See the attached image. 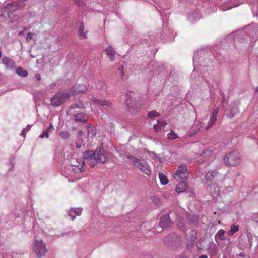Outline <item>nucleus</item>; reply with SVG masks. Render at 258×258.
I'll return each mask as SVG.
<instances>
[{
	"mask_svg": "<svg viewBox=\"0 0 258 258\" xmlns=\"http://www.w3.org/2000/svg\"><path fill=\"white\" fill-rule=\"evenodd\" d=\"M159 116V113L156 111H152L148 113V117L149 118H153Z\"/></svg>",
	"mask_w": 258,
	"mask_h": 258,
	"instance_id": "nucleus-30",
	"label": "nucleus"
},
{
	"mask_svg": "<svg viewBox=\"0 0 258 258\" xmlns=\"http://www.w3.org/2000/svg\"><path fill=\"white\" fill-rule=\"evenodd\" d=\"M213 251H214V253H215L216 252V245L215 244H213Z\"/></svg>",
	"mask_w": 258,
	"mask_h": 258,
	"instance_id": "nucleus-41",
	"label": "nucleus"
},
{
	"mask_svg": "<svg viewBox=\"0 0 258 258\" xmlns=\"http://www.w3.org/2000/svg\"><path fill=\"white\" fill-rule=\"evenodd\" d=\"M3 63L8 69H12L15 67V62L13 60L8 57L2 58Z\"/></svg>",
	"mask_w": 258,
	"mask_h": 258,
	"instance_id": "nucleus-14",
	"label": "nucleus"
},
{
	"mask_svg": "<svg viewBox=\"0 0 258 258\" xmlns=\"http://www.w3.org/2000/svg\"><path fill=\"white\" fill-rule=\"evenodd\" d=\"M219 107H217V108H215L214 109V110H213V113H212V115L217 117V114H218V112H219Z\"/></svg>",
	"mask_w": 258,
	"mask_h": 258,
	"instance_id": "nucleus-35",
	"label": "nucleus"
},
{
	"mask_svg": "<svg viewBox=\"0 0 258 258\" xmlns=\"http://www.w3.org/2000/svg\"><path fill=\"white\" fill-rule=\"evenodd\" d=\"M133 94L132 92H129L126 94V99H125V103L126 106L129 108L132 107V94Z\"/></svg>",
	"mask_w": 258,
	"mask_h": 258,
	"instance_id": "nucleus-23",
	"label": "nucleus"
},
{
	"mask_svg": "<svg viewBox=\"0 0 258 258\" xmlns=\"http://www.w3.org/2000/svg\"><path fill=\"white\" fill-rule=\"evenodd\" d=\"M187 187V184L185 182H180L176 186L175 190L177 192H184Z\"/></svg>",
	"mask_w": 258,
	"mask_h": 258,
	"instance_id": "nucleus-17",
	"label": "nucleus"
},
{
	"mask_svg": "<svg viewBox=\"0 0 258 258\" xmlns=\"http://www.w3.org/2000/svg\"><path fill=\"white\" fill-rule=\"evenodd\" d=\"M81 108H84V107H83V105L82 104H75L71 106V109Z\"/></svg>",
	"mask_w": 258,
	"mask_h": 258,
	"instance_id": "nucleus-33",
	"label": "nucleus"
},
{
	"mask_svg": "<svg viewBox=\"0 0 258 258\" xmlns=\"http://www.w3.org/2000/svg\"><path fill=\"white\" fill-rule=\"evenodd\" d=\"M127 159H131L133 165L139 168L143 173L149 175L151 173V170L148 163L145 161H140L134 156L128 155Z\"/></svg>",
	"mask_w": 258,
	"mask_h": 258,
	"instance_id": "nucleus-3",
	"label": "nucleus"
},
{
	"mask_svg": "<svg viewBox=\"0 0 258 258\" xmlns=\"http://www.w3.org/2000/svg\"><path fill=\"white\" fill-rule=\"evenodd\" d=\"M203 126L202 125V123L200 125V126L198 127V128L196 130L193 131L191 132V133H189L188 134V136L191 137L192 136L195 135L200 130L201 128H202Z\"/></svg>",
	"mask_w": 258,
	"mask_h": 258,
	"instance_id": "nucleus-31",
	"label": "nucleus"
},
{
	"mask_svg": "<svg viewBox=\"0 0 258 258\" xmlns=\"http://www.w3.org/2000/svg\"><path fill=\"white\" fill-rule=\"evenodd\" d=\"M239 255H240V256H243V254H242V253H240V254H239Z\"/></svg>",
	"mask_w": 258,
	"mask_h": 258,
	"instance_id": "nucleus-46",
	"label": "nucleus"
},
{
	"mask_svg": "<svg viewBox=\"0 0 258 258\" xmlns=\"http://www.w3.org/2000/svg\"><path fill=\"white\" fill-rule=\"evenodd\" d=\"M16 73L21 77H26L28 76V72L24 70L21 67H19L17 69Z\"/></svg>",
	"mask_w": 258,
	"mask_h": 258,
	"instance_id": "nucleus-22",
	"label": "nucleus"
},
{
	"mask_svg": "<svg viewBox=\"0 0 258 258\" xmlns=\"http://www.w3.org/2000/svg\"><path fill=\"white\" fill-rule=\"evenodd\" d=\"M59 136L62 139H67L70 137V134L68 131H63L59 133Z\"/></svg>",
	"mask_w": 258,
	"mask_h": 258,
	"instance_id": "nucleus-28",
	"label": "nucleus"
},
{
	"mask_svg": "<svg viewBox=\"0 0 258 258\" xmlns=\"http://www.w3.org/2000/svg\"><path fill=\"white\" fill-rule=\"evenodd\" d=\"M35 78L38 80V81H40L41 79V77L40 76V75L38 74H37L35 75Z\"/></svg>",
	"mask_w": 258,
	"mask_h": 258,
	"instance_id": "nucleus-37",
	"label": "nucleus"
},
{
	"mask_svg": "<svg viewBox=\"0 0 258 258\" xmlns=\"http://www.w3.org/2000/svg\"><path fill=\"white\" fill-rule=\"evenodd\" d=\"M33 33H32V32H28L27 35V37H26V40H31L33 38Z\"/></svg>",
	"mask_w": 258,
	"mask_h": 258,
	"instance_id": "nucleus-34",
	"label": "nucleus"
},
{
	"mask_svg": "<svg viewBox=\"0 0 258 258\" xmlns=\"http://www.w3.org/2000/svg\"><path fill=\"white\" fill-rule=\"evenodd\" d=\"M84 134L83 132L82 131H79V134H78V136L80 138L81 136H84Z\"/></svg>",
	"mask_w": 258,
	"mask_h": 258,
	"instance_id": "nucleus-39",
	"label": "nucleus"
},
{
	"mask_svg": "<svg viewBox=\"0 0 258 258\" xmlns=\"http://www.w3.org/2000/svg\"><path fill=\"white\" fill-rule=\"evenodd\" d=\"M167 123L166 121L163 119H160L157 121V123L156 124H154L153 126L154 131L155 132H157L159 131L164 128L166 125Z\"/></svg>",
	"mask_w": 258,
	"mask_h": 258,
	"instance_id": "nucleus-11",
	"label": "nucleus"
},
{
	"mask_svg": "<svg viewBox=\"0 0 258 258\" xmlns=\"http://www.w3.org/2000/svg\"><path fill=\"white\" fill-rule=\"evenodd\" d=\"M87 31H84V25L83 23H81L80 26L79 28V35L81 39H87Z\"/></svg>",
	"mask_w": 258,
	"mask_h": 258,
	"instance_id": "nucleus-18",
	"label": "nucleus"
},
{
	"mask_svg": "<svg viewBox=\"0 0 258 258\" xmlns=\"http://www.w3.org/2000/svg\"><path fill=\"white\" fill-rule=\"evenodd\" d=\"M77 147L78 148H80V146H79V145H77Z\"/></svg>",
	"mask_w": 258,
	"mask_h": 258,
	"instance_id": "nucleus-49",
	"label": "nucleus"
},
{
	"mask_svg": "<svg viewBox=\"0 0 258 258\" xmlns=\"http://www.w3.org/2000/svg\"><path fill=\"white\" fill-rule=\"evenodd\" d=\"M74 117L77 121H80L81 122H85L86 121V116L84 113H78L75 115Z\"/></svg>",
	"mask_w": 258,
	"mask_h": 258,
	"instance_id": "nucleus-20",
	"label": "nucleus"
},
{
	"mask_svg": "<svg viewBox=\"0 0 258 258\" xmlns=\"http://www.w3.org/2000/svg\"><path fill=\"white\" fill-rule=\"evenodd\" d=\"M239 112V109L235 104L229 105V108L227 111V115L230 118L234 117V116Z\"/></svg>",
	"mask_w": 258,
	"mask_h": 258,
	"instance_id": "nucleus-10",
	"label": "nucleus"
},
{
	"mask_svg": "<svg viewBox=\"0 0 258 258\" xmlns=\"http://www.w3.org/2000/svg\"><path fill=\"white\" fill-rule=\"evenodd\" d=\"M218 174V172L217 171H212V172H208L206 176V179L207 181H212L214 178L215 175Z\"/></svg>",
	"mask_w": 258,
	"mask_h": 258,
	"instance_id": "nucleus-24",
	"label": "nucleus"
},
{
	"mask_svg": "<svg viewBox=\"0 0 258 258\" xmlns=\"http://www.w3.org/2000/svg\"><path fill=\"white\" fill-rule=\"evenodd\" d=\"M166 246L173 250L179 248L182 243L181 237L175 233L169 234L164 238Z\"/></svg>",
	"mask_w": 258,
	"mask_h": 258,
	"instance_id": "nucleus-2",
	"label": "nucleus"
},
{
	"mask_svg": "<svg viewBox=\"0 0 258 258\" xmlns=\"http://www.w3.org/2000/svg\"><path fill=\"white\" fill-rule=\"evenodd\" d=\"M44 135L46 136V138L48 137V133L47 131H45V134L40 135L39 137L41 138H43Z\"/></svg>",
	"mask_w": 258,
	"mask_h": 258,
	"instance_id": "nucleus-36",
	"label": "nucleus"
},
{
	"mask_svg": "<svg viewBox=\"0 0 258 258\" xmlns=\"http://www.w3.org/2000/svg\"><path fill=\"white\" fill-rule=\"evenodd\" d=\"M78 6H83L85 4L84 0H75Z\"/></svg>",
	"mask_w": 258,
	"mask_h": 258,
	"instance_id": "nucleus-32",
	"label": "nucleus"
},
{
	"mask_svg": "<svg viewBox=\"0 0 258 258\" xmlns=\"http://www.w3.org/2000/svg\"><path fill=\"white\" fill-rule=\"evenodd\" d=\"M217 120V117L212 115V117L211 118L210 122L209 124L206 127V130L209 129L216 121Z\"/></svg>",
	"mask_w": 258,
	"mask_h": 258,
	"instance_id": "nucleus-29",
	"label": "nucleus"
},
{
	"mask_svg": "<svg viewBox=\"0 0 258 258\" xmlns=\"http://www.w3.org/2000/svg\"><path fill=\"white\" fill-rule=\"evenodd\" d=\"M107 153L105 152L103 150L96 149L94 152V155L92 158V160H94V161L91 163V167H94L97 162L105 163L107 161Z\"/></svg>",
	"mask_w": 258,
	"mask_h": 258,
	"instance_id": "nucleus-5",
	"label": "nucleus"
},
{
	"mask_svg": "<svg viewBox=\"0 0 258 258\" xmlns=\"http://www.w3.org/2000/svg\"><path fill=\"white\" fill-rule=\"evenodd\" d=\"M92 100L96 104H99L102 106L104 108L109 107L111 105V103L108 101L99 100L95 98H92Z\"/></svg>",
	"mask_w": 258,
	"mask_h": 258,
	"instance_id": "nucleus-15",
	"label": "nucleus"
},
{
	"mask_svg": "<svg viewBox=\"0 0 258 258\" xmlns=\"http://www.w3.org/2000/svg\"><path fill=\"white\" fill-rule=\"evenodd\" d=\"M188 176L187 167L185 164H182L178 167V169L174 174V178L177 180L186 179Z\"/></svg>",
	"mask_w": 258,
	"mask_h": 258,
	"instance_id": "nucleus-6",
	"label": "nucleus"
},
{
	"mask_svg": "<svg viewBox=\"0 0 258 258\" xmlns=\"http://www.w3.org/2000/svg\"><path fill=\"white\" fill-rule=\"evenodd\" d=\"M71 94L67 91H63L55 93L51 98V105L58 107L65 103L70 98Z\"/></svg>",
	"mask_w": 258,
	"mask_h": 258,
	"instance_id": "nucleus-1",
	"label": "nucleus"
},
{
	"mask_svg": "<svg viewBox=\"0 0 258 258\" xmlns=\"http://www.w3.org/2000/svg\"><path fill=\"white\" fill-rule=\"evenodd\" d=\"M8 14L9 15V17H11V14H12V13H10V11H9L8 13Z\"/></svg>",
	"mask_w": 258,
	"mask_h": 258,
	"instance_id": "nucleus-42",
	"label": "nucleus"
},
{
	"mask_svg": "<svg viewBox=\"0 0 258 258\" xmlns=\"http://www.w3.org/2000/svg\"><path fill=\"white\" fill-rule=\"evenodd\" d=\"M106 53L109 57L110 60L113 61L115 60V51L111 46H108L106 48Z\"/></svg>",
	"mask_w": 258,
	"mask_h": 258,
	"instance_id": "nucleus-16",
	"label": "nucleus"
},
{
	"mask_svg": "<svg viewBox=\"0 0 258 258\" xmlns=\"http://www.w3.org/2000/svg\"><path fill=\"white\" fill-rule=\"evenodd\" d=\"M239 230V226L236 225L235 224H233L231 226L230 230L228 231V234L229 235H232L235 233L237 232Z\"/></svg>",
	"mask_w": 258,
	"mask_h": 258,
	"instance_id": "nucleus-25",
	"label": "nucleus"
},
{
	"mask_svg": "<svg viewBox=\"0 0 258 258\" xmlns=\"http://www.w3.org/2000/svg\"><path fill=\"white\" fill-rule=\"evenodd\" d=\"M93 155L94 152L91 150H87L83 153L82 158L84 160H88L91 166V163L94 161V160H92Z\"/></svg>",
	"mask_w": 258,
	"mask_h": 258,
	"instance_id": "nucleus-13",
	"label": "nucleus"
},
{
	"mask_svg": "<svg viewBox=\"0 0 258 258\" xmlns=\"http://www.w3.org/2000/svg\"><path fill=\"white\" fill-rule=\"evenodd\" d=\"M8 9L10 11L11 10H15L16 9V8L15 7H14V6H11L10 7H9L8 8Z\"/></svg>",
	"mask_w": 258,
	"mask_h": 258,
	"instance_id": "nucleus-38",
	"label": "nucleus"
},
{
	"mask_svg": "<svg viewBox=\"0 0 258 258\" xmlns=\"http://www.w3.org/2000/svg\"><path fill=\"white\" fill-rule=\"evenodd\" d=\"M167 138L169 140H174L179 138L177 135L172 130H171L170 132L167 134Z\"/></svg>",
	"mask_w": 258,
	"mask_h": 258,
	"instance_id": "nucleus-27",
	"label": "nucleus"
},
{
	"mask_svg": "<svg viewBox=\"0 0 258 258\" xmlns=\"http://www.w3.org/2000/svg\"><path fill=\"white\" fill-rule=\"evenodd\" d=\"M85 161L84 160L83 162H82V164H83V165L84 166L85 165Z\"/></svg>",
	"mask_w": 258,
	"mask_h": 258,
	"instance_id": "nucleus-45",
	"label": "nucleus"
},
{
	"mask_svg": "<svg viewBox=\"0 0 258 258\" xmlns=\"http://www.w3.org/2000/svg\"><path fill=\"white\" fill-rule=\"evenodd\" d=\"M33 250L38 257H41L44 255L46 252V249L42 240H35Z\"/></svg>",
	"mask_w": 258,
	"mask_h": 258,
	"instance_id": "nucleus-7",
	"label": "nucleus"
},
{
	"mask_svg": "<svg viewBox=\"0 0 258 258\" xmlns=\"http://www.w3.org/2000/svg\"><path fill=\"white\" fill-rule=\"evenodd\" d=\"M81 213V210L80 209H73L72 208L69 211L68 215L72 218V220H74V219L77 215H80Z\"/></svg>",
	"mask_w": 258,
	"mask_h": 258,
	"instance_id": "nucleus-19",
	"label": "nucleus"
},
{
	"mask_svg": "<svg viewBox=\"0 0 258 258\" xmlns=\"http://www.w3.org/2000/svg\"><path fill=\"white\" fill-rule=\"evenodd\" d=\"M124 74V72L123 71L121 72V76H122Z\"/></svg>",
	"mask_w": 258,
	"mask_h": 258,
	"instance_id": "nucleus-47",
	"label": "nucleus"
},
{
	"mask_svg": "<svg viewBox=\"0 0 258 258\" xmlns=\"http://www.w3.org/2000/svg\"><path fill=\"white\" fill-rule=\"evenodd\" d=\"M159 178L160 179L161 183L162 185H166L168 183V179L164 174L162 173H159Z\"/></svg>",
	"mask_w": 258,
	"mask_h": 258,
	"instance_id": "nucleus-21",
	"label": "nucleus"
},
{
	"mask_svg": "<svg viewBox=\"0 0 258 258\" xmlns=\"http://www.w3.org/2000/svg\"><path fill=\"white\" fill-rule=\"evenodd\" d=\"M87 135L88 139L87 142L89 140V138L90 139H93L96 135V128L95 126H92L91 125H88L87 126Z\"/></svg>",
	"mask_w": 258,
	"mask_h": 258,
	"instance_id": "nucleus-12",
	"label": "nucleus"
},
{
	"mask_svg": "<svg viewBox=\"0 0 258 258\" xmlns=\"http://www.w3.org/2000/svg\"><path fill=\"white\" fill-rule=\"evenodd\" d=\"M224 161L228 165H236L240 162L239 153L236 151L229 153L224 157Z\"/></svg>",
	"mask_w": 258,
	"mask_h": 258,
	"instance_id": "nucleus-4",
	"label": "nucleus"
},
{
	"mask_svg": "<svg viewBox=\"0 0 258 258\" xmlns=\"http://www.w3.org/2000/svg\"><path fill=\"white\" fill-rule=\"evenodd\" d=\"M225 231L224 230L220 229L216 234V237L218 238L219 239L221 240H223L225 239Z\"/></svg>",
	"mask_w": 258,
	"mask_h": 258,
	"instance_id": "nucleus-26",
	"label": "nucleus"
},
{
	"mask_svg": "<svg viewBox=\"0 0 258 258\" xmlns=\"http://www.w3.org/2000/svg\"><path fill=\"white\" fill-rule=\"evenodd\" d=\"M198 258H208V256L206 255L202 254L200 255Z\"/></svg>",
	"mask_w": 258,
	"mask_h": 258,
	"instance_id": "nucleus-40",
	"label": "nucleus"
},
{
	"mask_svg": "<svg viewBox=\"0 0 258 258\" xmlns=\"http://www.w3.org/2000/svg\"><path fill=\"white\" fill-rule=\"evenodd\" d=\"M159 225L162 229L168 228L172 226V222L170 219L169 215H165L161 218Z\"/></svg>",
	"mask_w": 258,
	"mask_h": 258,
	"instance_id": "nucleus-9",
	"label": "nucleus"
},
{
	"mask_svg": "<svg viewBox=\"0 0 258 258\" xmlns=\"http://www.w3.org/2000/svg\"><path fill=\"white\" fill-rule=\"evenodd\" d=\"M258 215V213L255 215V216H257ZM255 222L258 223V220H255Z\"/></svg>",
	"mask_w": 258,
	"mask_h": 258,
	"instance_id": "nucleus-44",
	"label": "nucleus"
},
{
	"mask_svg": "<svg viewBox=\"0 0 258 258\" xmlns=\"http://www.w3.org/2000/svg\"><path fill=\"white\" fill-rule=\"evenodd\" d=\"M88 87L84 84H77L74 85L70 90L71 93L73 96L79 93H84L87 91Z\"/></svg>",
	"mask_w": 258,
	"mask_h": 258,
	"instance_id": "nucleus-8",
	"label": "nucleus"
},
{
	"mask_svg": "<svg viewBox=\"0 0 258 258\" xmlns=\"http://www.w3.org/2000/svg\"><path fill=\"white\" fill-rule=\"evenodd\" d=\"M122 69H123V67H121L119 70L122 71Z\"/></svg>",
	"mask_w": 258,
	"mask_h": 258,
	"instance_id": "nucleus-48",
	"label": "nucleus"
},
{
	"mask_svg": "<svg viewBox=\"0 0 258 258\" xmlns=\"http://www.w3.org/2000/svg\"><path fill=\"white\" fill-rule=\"evenodd\" d=\"M52 127H52V125L51 124H50V125L48 126V128H47V129H49V128H52Z\"/></svg>",
	"mask_w": 258,
	"mask_h": 258,
	"instance_id": "nucleus-43",
	"label": "nucleus"
}]
</instances>
